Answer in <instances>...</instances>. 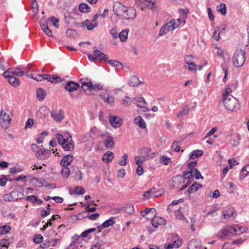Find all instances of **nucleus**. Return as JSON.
Listing matches in <instances>:
<instances>
[{
  "instance_id": "1",
  "label": "nucleus",
  "mask_w": 249,
  "mask_h": 249,
  "mask_svg": "<svg viewBox=\"0 0 249 249\" xmlns=\"http://www.w3.org/2000/svg\"><path fill=\"white\" fill-rule=\"evenodd\" d=\"M55 138L64 151H71L74 149V142L70 133L65 132L63 135L56 134Z\"/></svg>"
},
{
  "instance_id": "2",
  "label": "nucleus",
  "mask_w": 249,
  "mask_h": 249,
  "mask_svg": "<svg viewBox=\"0 0 249 249\" xmlns=\"http://www.w3.org/2000/svg\"><path fill=\"white\" fill-rule=\"evenodd\" d=\"M244 231L245 229L244 228L238 227L237 225L227 226L217 233L216 236L219 238L223 239L230 235L240 234Z\"/></svg>"
},
{
  "instance_id": "3",
  "label": "nucleus",
  "mask_w": 249,
  "mask_h": 249,
  "mask_svg": "<svg viewBox=\"0 0 249 249\" xmlns=\"http://www.w3.org/2000/svg\"><path fill=\"white\" fill-rule=\"evenodd\" d=\"M190 184V182L187 181V179L184 175H178L173 177L172 179V185L175 189L179 190H183Z\"/></svg>"
},
{
  "instance_id": "4",
  "label": "nucleus",
  "mask_w": 249,
  "mask_h": 249,
  "mask_svg": "<svg viewBox=\"0 0 249 249\" xmlns=\"http://www.w3.org/2000/svg\"><path fill=\"white\" fill-rule=\"evenodd\" d=\"M181 22V19L180 18L171 20L161 27L159 36H162L167 34L169 31L174 30L180 24Z\"/></svg>"
},
{
  "instance_id": "5",
  "label": "nucleus",
  "mask_w": 249,
  "mask_h": 249,
  "mask_svg": "<svg viewBox=\"0 0 249 249\" xmlns=\"http://www.w3.org/2000/svg\"><path fill=\"white\" fill-rule=\"evenodd\" d=\"M12 114L10 111L1 110L0 111V124L6 129L11 124Z\"/></svg>"
},
{
  "instance_id": "6",
  "label": "nucleus",
  "mask_w": 249,
  "mask_h": 249,
  "mask_svg": "<svg viewBox=\"0 0 249 249\" xmlns=\"http://www.w3.org/2000/svg\"><path fill=\"white\" fill-rule=\"evenodd\" d=\"M223 103L225 107L231 111H236L239 108L238 101L233 96H228L224 98Z\"/></svg>"
},
{
  "instance_id": "7",
  "label": "nucleus",
  "mask_w": 249,
  "mask_h": 249,
  "mask_svg": "<svg viewBox=\"0 0 249 249\" xmlns=\"http://www.w3.org/2000/svg\"><path fill=\"white\" fill-rule=\"evenodd\" d=\"M245 59V52L242 50L237 51L232 58L233 64L236 67H241L244 64Z\"/></svg>"
},
{
  "instance_id": "8",
  "label": "nucleus",
  "mask_w": 249,
  "mask_h": 249,
  "mask_svg": "<svg viewBox=\"0 0 249 249\" xmlns=\"http://www.w3.org/2000/svg\"><path fill=\"white\" fill-rule=\"evenodd\" d=\"M222 213L221 219L223 223L232 220L236 216L234 209L232 207H227L223 210Z\"/></svg>"
},
{
  "instance_id": "9",
  "label": "nucleus",
  "mask_w": 249,
  "mask_h": 249,
  "mask_svg": "<svg viewBox=\"0 0 249 249\" xmlns=\"http://www.w3.org/2000/svg\"><path fill=\"white\" fill-rule=\"evenodd\" d=\"M173 240L172 243H165L163 245L164 249H177L180 247L183 244V240L177 234H172Z\"/></svg>"
},
{
  "instance_id": "10",
  "label": "nucleus",
  "mask_w": 249,
  "mask_h": 249,
  "mask_svg": "<svg viewBox=\"0 0 249 249\" xmlns=\"http://www.w3.org/2000/svg\"><path fill=\"white\" fill-rule=\"evenodd\" d=\"M184 177L187 179L188 182L190 183L193 180V178L195 177L196 179L203 178L200 172L197 169H190V170L184 173Z\"/></svg>"
},
{
  "instance_id": "11",
  "label": "nucleus",
  "mask_w": 249,
  "mask_h": 249,
  "mask_svg": "<svg viewBox=\"0 0 249 249\" xmlns=\"http://www.w3.org/2000/svg\"><path fill=\"white\" fill-rule=\"evenodd\" d=\"M88 58L89 60L95 62L96 59H99L100 61H106L108 59V55L107 54L102 53L98 50L94 51L93 55L89 54Z\"/></svg>"
},
{
  "instance_id": "12",
  "label": "nucleus",
  "mask_w": 249,
  "mask_h": 249,
  "mask_svg": "<svg viewBox=\"0 0 249 249\" xmlns=\"http://www.w3.org/2000/svg\"><path fill=\"white\" fill-rule=\"evenodd\" d=\"M25 75L35 80V78L40 75L39 70L33 64H29L25 69Z\"/></svg>"
},
{
  "instance_id": "13",
  "label": "nucleus",
  "mask_w": 249,
  "mask_h": 249,
  "mask_svg": "<svg viewBox=\"0 0 249 249\" xmlns=\"http://www.w3.org/2000/svg\"><path fill=\"white\" fill-rule=\"evenodd\" d=\"M133 101L137 107L140 108L142 111L146 112L149 110L147 103L143 97H136L133 99Z\"/></svg>"
},
{
  "instance_id": "14",
  "label": "nucleus",
  "mask_w": 249,
  "mask_h": 249,
  "mask_svg": "<svg viewBox=\"0 0 249 249\" xmlns=\"http://www.w3.org/2000/svg\"><path fill=\"white\" fill-rule=\"evenodd\" d=\"M25 69L21 70L20 68H14L8 69L3 74L4 77H9V75L14 76H20L25 74Z\"/></svg>"
},
{
  "instance_id": "15",
  "label": "nucleus",
  "mask_w": 249,
  "mask_h": 249,
  "mask_svg": "<svg viewBox=\"0 0 249 249\" xmlns=\"http://www.w3.org/2000/svg\"><path fill=\"white\" fill-rule=\"evenodd\" d=\"M98 17V14H96L93 16L91 20L86 19L83 22L82 24L86 26L88 30H92L98 25V22L97 20Z\"/></svg>"
},
{
  "instance_id": "16",
  "label": "nucleus",
  "mask_w": 249,
  "mask_h": 249,
  "mask_svg": "<svg viewBox=\"0 0 249 249\" xmlns=\"http://www.w3.org/2000/svg\"><path fill=\"white\" fill-rule=\"evenodd\" d=\"M51 155V151L49 149H45L43 145L37 151L36 154V158L41 160L47 159Z\"/></svg>"
},
{
  "instance_id": "17",
  "label": "nucleus",
  "mask_w": 249,
  "mask_h": 249,
  "mask_svg": "<svg viewBox=\"0 0 249 249\" xmlns=\"http://www.w3.org/2000/svg\"><path fill=\"white\" fill-rule=\"evenodd\" d=\"M126 6L124 5L119 2H116L114 3L113 10L114 14L117 16H120L123 17L125 10L126 9Z\"/></svg>"
},
{
  "instance_id": "18",
  "label": "nucleus",
  "mask_w": 249,
  "mask_h": 249,
  "mask_svg": "<svg viewBox=\"0 0 249 249\" xmlns=\"http://www.w3.org/2000/svg\"><path fill=\"white\" fill-rule=\"evenodd\" d=\"M59 77L56 75H51L47 74H40V75H38L35 78V80L37 81H41L43 80H47L48 81H50L52 83L54 82V81H57Z\"/></svg>"
},
{
  "instance_id": "19",
  "label": "nucleus",
  "mask_w": 249,
  "mask_h": 249,
  "mask_svg": "<svg viewBox=\"0 0 249 249\" xmlns=\"http://www.w3.org/2000/svg\"><path fill=\"white\" fill-rule=\"evenodd\" d=\"M123 18L128 19H134L136 16V10L132 7H126Z\"/></svg>"
},
{
  "instance_id": "20",
  "label": "nucleus",
  "mask_w": 249,
  "mask_h": 249,
  "mask_svg": "<svg viewBox=\"0 0 249 249\" xmlns=\"http://www.w3.org/2000/svg\"><path fill=\"white\" fill-rule=\"evenodd\" d=\"M109 122L111 125L115 128L120 127L123 123L122 120L120 117L114 115L109 116Z\"/></svg>"
},
{
  "instance_id": "21",
  "label": "nucleus",
  "mask_w": 249,
  "mask_h": 249,
  "mask_svg": "<svg viewBox=\"0 0 249 249\" xmlns=\"http://www.w3.org/2000/svg\"><path fill=\"white\" fill-rule=\"evenodd\" d=\"M102 99L111 106H114L115 105V98L111 95H109L106 93H102L100 95Z\"/></svg>"
},
{
  "instance_id": "22",
  "label": "nucleus",
  "mask_w": 249,
  "mask_h": 249,
  "mask_svg": "<svg viewBox=\"0 0 249 249\" xmlns=\"http://www.w3.org/2000/svg\"><path fill=\"white\" fill-rule=\"evenodd\" d=\"M151 223L153 227L157 228L160 225H165L166 220L161 217L154 216L151 220Z\"/></svg>"
},
{
  "instance_id": "23",
  "label": "nucleus",
  "mask_w": 249,
  "mask_h": 249,
  "mask_svg": "<svg viewBox=\"0 0 249 249\" xmlns=\"http://www.w3.org/2000/svg\"><path fill=\"white\" fill-rule=\"evenodd\" d=\"M158 193V192L156 190V188L152 187L143 194V196L146 199L157 197L159 195Z\"/></svg>"
},
{
  "instance_id": "24",
  "label": "nucleus",
  "mask_w": 249,
  "mask_h": 249,
  "mask_svg": "<svg viewBox=\"0 0 249 249\" xmlns=\"http://www.w3.org/2000/svg\"><path fill=\"white\" fill-rule=\"evenodd\" d=\"M51 116L55 121L57 122H60L64 118L63 112L61 109L52 111Z\"/></svg>"
},
{
  "instance_id": "25",
  "label": "nucleus",
  "mask_w": 249,
  "mask_h": 249,
  "mask_svg": "<svg viewBox=\"0 0 249 249\" xmlns=\"http://www.w3.org/2000/svg\"><path fill=\"white\" fill-rule=\"evenodd\" d=\"M79 88V85L76 83L69 81L65 85V89L69 92H73L77 90Z\"/></svg>"
},
{
  "instance_id": "26",
  "label": "nucleus",
  "mask_w": 249,
  "mask_h": 249,
  "mask_svg": "<svg viewBox=\"0 0 249 249\" xmlns=\"http://www.w3.org/2000/svg\"><path fill=\"white\" fill-rule=\"evenodd\" d=\"M73 159L71 155H66L61 160L60 164L62 166L68 167L72 161Z\"/></svg>"
},
{
  "instance_id": "27",
  "label": "nucleus",
  "mask_w": 249,
  "mask_h": 249,
  "mask_svg": "<svg viewBox=\"0 0 249 249\" xmlns=\"http://www.w3.org/2000/svg\"><path fill=\"white\" fill-rule=\"evenodd\" d=\"M104 143L106 147L111 148L114 145L113 137L110 135H107L104 141Z\"/></svg>"
},
{
  "instance_id": "28",
  "label": "nucleus",
  "mask_w": 249,
  "mask_h": 249,
  "mask_svg": "<svg viewBox=\"0 0 249 249\" xmlns=\"http://www.w3.org/2000/svg\"><path fill=\"white\" fill-rule=\"evenodd\" d=\"M85 189L81 186H77L74 189H70L69 193L71 195H83L85 193Z\"/></svg>"
},
{
  "instance_id": "29",
  "label": "nucleus",
  "mask_w": 249,
  "mask_h": 249,
  "mask_svg": "<svg viewBox=\"0 0 249 249\" xmlns=\"http://www.w3.org/2000/svg\"><path fill=\"white\" fill-rule=\"evenodd\" d=\"M144 3L147 8L152 10H155L158 8L157 0H144Z\"/></svg>"
},
{
  "instance_id": "30",
  "label": "nucleus",
  "mask_w": 249,
  "mask_h": 249,
  "mask_svg": "<svg viewBox=\"0 0 249 249\" xmlns=\"http://www.w3.org/2000/svg\"><path fill=\"white\" fill-rule=\"evenodd\" d=\"M200 242L196 239L191 240L188 244V249H199Z\"/></svg>"
},
{
  "instance_id": "31",
  "label": "nucleus",
  "mask_w": 249,
  "mask_h": 249,
  "mask_svg": "<svg viewBox=\"0 0 249 249\" xmlns=\"http://www.w3.org/2000/svg\"><path fill=\"white\" fill-rule=\"evenodd\" d=\"M114 159L113 153L111 151H107L102 157V160L104 162L109 163Z\"/></svg>"
},
{
  "instance_id": "32",
  "label": "nucleus",
  "mask_w": 249,
  "mask_h": 249,
  "mask_svg": "<svg viewBox=\"0 0 249 249\" xmlns=\"http://www.w3.org/2000/svg\"><path fill=\"white\" fill-rule=\"evenodd\" d=\"M9 77H4L8 79L9 83L13 86L16 87L19 86L20 82L18 78L10 74Z\"/></svg>"
},
{
  "instance_id": "33",
  "label": "nucleus",
  "mask_w": 249,
  "mask_h": 249,
  "mask_svg": "<svg viewBox=\"0 0 249 249\" xmlns=\"http://www.w3.org/2000/svg\"><path fill=\"white\" fill-rule=\"evenodd\" d=\"M240 140V135L238 133L233 134L231 136L230 142L233 146H237L239 143Z\"/></svg>"
},
{
  "instance_id": "34",
  "label": "nucleus",
  "mask_w": 249,
  "mask_h": 249,
  "mask_svg": "<svg viewBox=\"0 0 249 249\" xmlns=\"http://www.w3.org/2000/svg\"><path fill=\"white\" fill-rule=\"evenodd\" d=\"M49 113V109L45 107H40L37 112V115L40 118H44L48 116Z\"/></svg>"
},
{
  "instance_id": "35",
  "label": "nucleus",
  "mask_w": 249,
  "mask_h": 249,
  "mask_svg": "<svg viewBox=\"0 0 249 249\" xmlns=\"http://www.w3.org/2000/svg\"><path fill=\"white\" fill-rule=\"evenodd\" d=\"M202 187V185L196 182H194L189 187L188 190V192L189 194H192L197 191L199 189Z\"/></svg>"
},
{
  "instance_id": "36",
  "label": "nucleus",
  "mask_w": 249,
  "mask_h": 249,
  "mask_svg": "<svg viewBox=\"0 0 249 249\" xmlns=\"http://www.w3.org/2000/svg\"><path fill=\"white\" fill-rule=\"evenodd\" d=\"M25 199L26 200L32 202L34 203H36L38 205H40L42 203L43 201L39 199L36 196L32 195L31 196H27Z\"/></svg>"
},
{
  "instance_id": "37",
  "label": "nucleus",
  "mask_w": 249,
  "mask_h": 249,
  "mask_svg": "<svg viewBox=\"0 0 249 249\" xmlns=\"http://www.w3.org/2000/svg\"><path fill=\"white\" fill-rule=\"evenodd\" d=\"M156 213V210L155 208H146L145 210L142 211L141 213L143 217H146L148 214L155 215Z\"/></svg>"
},
{
  "instance_id": "38",
  "label": "nucleus",
  "mask_w": 249,
  "mask_h": 249,
  "mask_svg": "<svg viewBox=\"0 0 249 249\" xmlns=\"http://www.w3.org/2000/svg\"><path fill=\"white\" fill-rule=\"evenodd\" d=\"M134 122L141 128L144 129L146 127V124L142 117L138 116L136 117Z\"/></svg>"
},
{
  "instance_id": "39",
  "label": "nucleus",
  "mask_w": 249,
  "mask_h": 249,
  "mask_svg": "<svg viewBox=\"0 0 249 249\" xmlns=\"http://www.w3.org/2000/svg\"><path fill=\"white\" fill-rule=\"evenodd\" d=\"M46 95V91L42 88L38 89L36 90V96L39 101L43 100L45 98Z\"/></svg>"
},
{
  "instance_id": "40",
  "label": "nucleus",
  "mask_w": 249,
  "mask_h": 249,
  "mask_svg": "<svg viewBox=\"0 0 249 249\" xmlns=\"http://www.w3.org/2000/svg\"><path fill=\"white\" fill-rule=\"evenodd\" d=\"M40 27L41 29L43 31L45 34L49 36H53V33L52 31L48 27L47 23H41Z\"/></svg>"
},
{
  "instance_id": "41",
  "label": "nucleus",
  "mask_w": 249,
  "mask_h": 249,
  "mask_svg": "<svg viewBox=\"0 0 249 249\" xmlns=\"http://www.w3.org/2000/svg\"><path fill=\"white\" fill-rule=\"evenodd\" d=\"M128 29H125L121 32V33L119 34V37L121 41L125 42L126 41L128 37Z\"/></svg>"
},
{
  "instance_id": "42",
  "label": "nucleus",
  "mask_w": 249,
  "mask_h": 249,
  "mask_svg": "<svg viewBox=\"0 0 249 249\" xmlns=\"http://www.w3.org/2000/svg\"><path fill=\"white\" fill-rule=\"evenodd\" d=\"M140 81L138 78L135 76H132L128 82V84L131 87H137L140 84Z\"/></svg>"
},
{
  "instance_id": "43",
  "label": "nucleus",
  "mask_w": 249,
  "mask_h": 249,
  "mask_svg": "<svg viewBox=\"0 0 249 249\" xmlns=\"http://www.w3.org/2000/svg\"><path fill=\"white\" fill-rule=\"evenodd\" d=\"M70 174V169L68 167L63 166V168L61 170V174L63 178L66 179L68 178Z\"/></svg>"
},
{
  "instance_id": "44",
  "label": "nucleus",
  "mask_w": 249,
  "mask_h": 249,
  "mask_svg": "<svg viewBox=\"0 0 249 249\" xmlns=\"http://www.w3.org/2000/svg\"><path fill=\"white\" fill-rule=\"evenodd\" d=\"M11 194L14 201H17L18 199L21 198V197L23 196V194H21L20 192L17 191H12L11 192Z\"/></svg>"
},
{
  "instance_id": "45",
  "label": "nucleus",
  "mask_w": 249,
  "mask_h": 249,
  "mask_svg": "<svg viewBox=\"0 0 249 249\" xmlns=\"http://www.w3.org/2000/svg\"><path fill=\"white\" fill-rule=\"evenodd\" d=\"M203 152L201 150H194L191 152L190 159H195L202 155Z\"/></svg>"
},
{
  "instance_id": "46",
  "label": "nucleus",
  "mask_w": 249,
  "mask_h": 249,
  "mask_svg": "<svg viewBox=\"0 0 249 249\" xmlns=\"http://www.w3.org/2000/svg\"><path fill=\"white\" fill-rule=\"evenodd\" d=\"M79 10L82 13H87L89 11L90 7L88 4L83 3L79 5Z\"/></svg>"
},
{
  "instance_id": "47",
  "label": "nucleus",
  "mask_w": 249,
  "mask_h": 249,
  "mask_svg": "<svg viewBox=\"0 0 249 249\" xmlns=\"http://www.w3.org/2000/svg\"><path fill=\"white\" fill-rule=\"evenodd\" d=\"M217 11L220 12L223 15H225L227 12L226 6L224 3H221L220 5L217 6Z\"/></svg>"
},
{
  "instance_id": "48",
  "label": "nucleus",
  "mask_w": 249,
  "mask_h": 249,
  "mask_svg": "<svg viewBox=\"0 0 249 249\" xmlns=\"http://www.w3.org/2000/svg\"><path fill=\"white\" fill-rule=\"evenodd\" d=\"M189 112V107L186 106L183 107V109L180 111L177 115V117L179 119H181L183 116L187 115Z\"/></svg>"
},
{
  "instance_id": "49",
  "label": "nucleus",
  "mask_w": 249,
  "mask_h": 249,
  "mask_svg": "<svg viewBox=\"0 0 249 249\" xmlns=\"http://www.w3.org/2000/svg\"><path fill=\"white\" fill-rule=\"evenodd\" d=\"M114 217H110L109 219L106 220L102 224V226L104 228H108L110 226H112L114 223Z\"/></svg>"
},
{
  "instance_id": "50",
  "label": "nucleus",
  "mask_w": 249,
  "mask_h": 249,
  "mask_svg": "<svg viewBox=\"0 0 249 249\" xmlns=\"http://www.w3.org/2000/svg\"><path fill=\"white\" fill-rule=\"evenodd\" d=\"M11 231V228L8 225H3L0 227V234L8 233Z\"/></svg>"
},
{
  "instance_id": "51",
  "label": "nucleus",
  "mask_w": 249,
  "mask_h": 249,
  "mask_svg": "<svg viewBox=\"0 0 249 249\" xmlns=\"http://www.w3.org/2000/svg\"><path fill=\"white\" fill-rule=\"evenodd\" d=\"M88 84V85H84L83 86H81V88L84 91L87 92V94H89L91 90L92 89V87L93 86V84L89 83Z\"/></svg>"
},
{
  "instance_id": "52",
  "label": "nucleus",
  "mask_w": 249,
  "mask_h": 249,
  "mask_svg": "<svg viewBox=\"0 0 249 249\" xmlns=\"http://www.w3.org/2000/svg\"><path fill=\"white\" fill-rule=\"evenodd\" d=\"M188 12V11L185 9H181L179 10V13H180V17H181L180 19H181V18L183 19L184 23H185V22H186L185 19L187 18V14Z\"/></svg>"
},
{
  "instance_id": "53",
  "label": "nucleus",
  "mask_w": 249,
  "mask_h": 249,
  "mask_svg": "<svg viewBox=\"0 0 249 249\" xmlns=\"http://www.w3.org/2000/svg\"><path fill=\"white\" fill-rule=\"evenodd\" d=\"M175 213L177 219L180 220H183L185 219V217L182 214L180 209L175 210Z\"/></svg>"
},
{
  "instance_id": "54",
  "label": "nucleus",
  "mask_w": 249,
  "mask_h": 249,
  "mask_svg": "<svg viewBox=\"0 0 249 249\" xmlns=\"http://www.w3.org/2000/svg\"><path fill=\"white\" fill-rule=\"evenodd\" d=\"M132 100L129 96H126L124 99H123V105L125 107H129L132 104Z\"/></svg>"
},
{
  "instance_id": "55",
  "label": "nucleus",
  "mask_w": 249,
  "mask_h": 249,
  "mask_svg": "<svg viewBox=\"0 0 249 249\" xmlns=\"http://www.w3.org/2000/svg\"><path fill=\"white\" fill-rule=\"evenodd\" d=\"M124 211L125 213L132 214L134 212V207L131 204H127L124 207Z\"/></svg>"
},
{
  "instance_id": "56",
  "label": "nucleus",
  "mask_w": 249,
  "mask_h": 249,
  "mask_svg": "<svg viewBox=\"0 0 249 249\" xmlns=\"http://www.w3.org/2000/svg\"><path fill=\"white\" fill-rule=\"evenodd\" d=\"M43 236L40 234H36L33 238V241L35 243L39 244L43 240Z\"/></svg>"
},
{
  "instance_id": "57",
  "label": "nucleus",
  "mask_w": 249,
  "mask_h": 249,
  "mask_svg": "<svg viewBox=\"0 0 249 249\" xmlns=\"http://www.w3.org/2000/svg\"><path fill=\"white\" fill-rule=\"evenodd\" d=\"M135 160L137 165H141L145 160V159L143 157L137 156L135 157Z\"/></svg>"
},
{
  "instance_id": "58",
  "label": "nucleus",
  "mask_w": 249,
  "mask_h": 249,
  "mask_svg": "<svg viewBox=\"0 0 249 249\" xmlns=\"http://www.w3.org/2000/svg\"><path fill=\"white\" fill-rule=\"evenodd\" d=\"M217 130V128L215 127L212 128L204 137V139L206 140L207 138H209L212 136L214 135V133Z\"/></svg>"
},
{
  "instance_id": "59",
  "label": "nucleus",
  "mask_w": 249,
  "mask_h": 249,
  "mask_svg": "<svg viewBox=\"0 0 249 249\" xmlns=\"http://www.w3.org/2000/svg\"><path fill=\"white\" fill-rule=\"evenodd\" d=\"M221 68L222 70L224 71V77L223 78V81H226L227 80V77L228 74V71L227 69V66L225 64H222L221 65Z\"/></svg>"
},
{
  "instance_id": "60",
  "label": "nucleus",
  "mask_w": 249,
  "mask_h": 249,
  "mask_svg": "<svg viewBox=\"0 0 249 249\" xmlns=\"http://www.w3.org/2000/svg\"><path fill=\"white\" fill-rule=\"evenodd\" d=\"M193 60H194V57L191 55H186L184 57V60H185V63L188 65H189L191 63H194L193 62Z\"/></svg>"
},
{
  "instance_id": "61",
  "label": "nucleus",
  "mask_w": 249,
  "mask_h": 249,
  "mask_svg": "<svg viewBox=\"0 0 249 249\" xmlns=\"http://www.w3.org/2000/svg\"><path fill=\"white\" fill-rule=\"evenodd\" d=\"M9 245V241L7 239H2L0 240V247H5L7 249Z\"/></svg>"
},
{
  "instance_id": "62",
  "label": "nucleus",
  "mask_w": 249,
  "mask_h": 249,
  "mask_svg": "<svg viewBox=\"0 0 249 249\" xmlns=\"http://www.w3.org/2000/svg\"><path fill=\"white\" fill-rule=\"evenodd\" d=\"M7 68V62L3 58H0V69L4 71Z\"/></svg>"
},
{
  "instance_id": "63",
  "label": "nucleus",
  "mask_w": 249,
  "mask_h": 249,
  "mask_svg": "<svg viewBox=\"0 0 249 249\" xmlns=\"http://www.w3.org/2000/svg\"><path fill=\"white\" fill-rule=\"evenodd\" d=\"M49 20L52 22L54 26L56 28L59 27V19L54 17L50 18Z\"/></svg>"
},
{
  "instance_id": "64",
  "label": "nucleus",
  "mask_w": 249,
  "mask_h": 249,
  "mask_svg": "<svg viewBox=\"0 0 249 249\" xmlns=\"http://www.w3.org/2000/svg\"><path fill=\"white\" fill-rule=\"evenodd\" d=\"M160 161L164 165H167L169 162H171V159L165 156H162L160 159Z\"/></svg>"
}]
</instances>
